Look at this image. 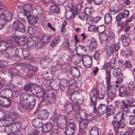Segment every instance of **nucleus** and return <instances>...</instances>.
I'll return each instance as SVG.
<instances>
[{
    "instance_id": "f257e3e1",
    "label": "nucleus",
    "mask_w": 135,
    "mask_h": 135,
    "mask_svg": "<svg viewBox=\"0 0 135 135\" xmlns=\"http://www.w3.org/2000/svg\"><path fill=\"white\" fill-rule=\"evenodd\" d=\"M97 88L98 90H100V91L97 89H94L92 90L90 95L91 100L90 105L94 107L93 111L94 113L96 112L97 111L96 107L97 98L99 100L103 99L105 97V89L102 88L101 84H98Z\"/></svg>"
},
{
    "instance_id": "f03ea898",
    "label": "nucleus",
    "mask_w": 135,
    "mask_h": 135,
    "mask_svg": "<svg viewBox=\"0 0 135 135\" xmlns=\"http://www.w3.org/2000/svg\"><path fill=\"white\" fill-rule=\"evenodd\" d=\"M16 116V114L15 112L7 111L4 113L2 120L3 123H6L4 125L5 126L4 129L5 132L8 134L12 132V129L10 127L12 125Z\"/></svg>"
},
{
    "instance_id": "7ed1b4c3",
    "label": "nucleus",
    "mask_w": 135,
    "mask_h": 135,
    "mask_svg": "<svg viewBox=\"0 0 135 135\" xmlns=\"http://www.w3.org/2000/svg\"><path fill=\"white\" fill-rule=\"evenodd\" d=\"M12 29L15 31V34L20 35V34L26 32V28L22 22L18 20H15L12 23Z\"/></svg>"
},
{
    "instance_id": "20e7f679",
    "label": "nucleus",
    "mask_w": 135,
    "mask_h": 135,
    "mask_svg": "<svg viewBox=\"0 0 135 135\" xmlns=\"http://www.w3.org/2000/svg\"><path fill=\"white\" fill-rule=\"evenodd\" d=\"M64 115H60L56 117L53 116L51 118V119L53 121L54 126L63 129L66 126L67 124L64 121Z\"/></svg>"
},
{
    "instance_id": "39448f33",
    "label": "nucleus",
    "mask_w": 135,
    "mask_h": 135,
    "mask_svg": "<svg viewBox=\"0 0 135 135\" xmlns=\"http://www.w3.org/2000/svg\"><path fill=\"white\" fill-rule=\"evenodd\" d=\"M45 94L46 95H44L41 101L42 103H44L46 105L51 104L53 103L56 99V96L52 92L48 94L46 93V92Z\"/></svg>"
},
{
    "instance_id": "423d86ee",
    "label": "nucleus",
    "mask_w": 135,
    "mask_h": 135,
    "mask_svg": "<svg viewBox=\"0 0 135 135\" xmlns=\"http://www.w3.org/2000/svg\"><path fill=\"white\" fill-rule=\"evenodd\" d=\"M22 34H20V35H18L14 33L12 36V38L17 43L23 45L27 43V39L26 36L22 35Z\"/></svg>"
},
{
    "instance_id": "0eeeda50",
    "label": "nucleus",
    "mask_w": 135,
    "mask_h": 135,
    "mask_svg": "<svg viewBox=\"0 0 135 135\" xmlns=\"http://www.w3.org/2000/svg\"><path fill=\"white\" fill-rule=\"evenodd\" d=\"M126 120L125 118L120 120L119 121L117 122L113 121L112 122V124L114 127V130L116 133H118L119 128H123L125 125Z\"/></svg>"
},
{
    "instance_id": "6e6552de",
    "label": "nucleus",
    "mask_w": 135,
    "mask_h": 135,
    "mask_svg": "<svg viewBox=\"0 0 135 135\" xmlns=\"http://www.w3.org/2000/svg\"><path fill=\"white\" fill-rule=\"evenodd\" d=\"M46 91H45L42 87L40 86H34L32 89V93L33 94H36L35 96L37 97H42Z\"/></svg>"
},
{
    "instance_id": "1a4fd4ad",
    "label": "nucleus",
    "mask_w": 135,
    "mask_h": 135,
    "mask_svg": "<svg viewBox=\"0 0 135 135\" xmlns=\"http://www.w3.org/2000/svg\"><path fill=\"white\" fill-rule=\"evenodd\" d=\"M117 89H116L113 86H109L107 88V94L109 99L110 100H113L116 97V91Z\"/></svg>"
},
{
    "instance_id": "9d476101",
    "label": "nucleus",
    "mask_w": 135,
    "mask_h": 135,
    "mask_svg": "<svg viewBox=\"0 0 135 135\" xmlns=\"http://www.w3.org/2000/svg\"><path fill=\"white\" fill-rule=\"evenodd\" d=\"M30 44L32 46H36L38 49L42 48L44 46L42 42L40 41V39L37 37L33 36L29 39Z\"/></svg>"
},
{
    "instance_id": "9b49d317",
    "label": "nucleus",
    "mask_w": 135,
    "mask_h": 135,
    "mask_svg": "<svg viewBox=\"0 0 135 135\" xmlns=\"http://www.w3.org/2000/svg\"><path fill=\"white\" fill-rule=\"evenodd\" d=\"M17 10L18 12V13L19 15H20L22 14L24 16H26L27 18L30 16H32L30 14L29 9L26 5L24 6L23 7H19L17 9Z\"/></svg>"
},
{
    "instance_id": "f8f14e48",
    "label": "nucleus",
    "mask_w": 135,
    "mask_h": 135,
    "mask_svg": "<svg viewBox=\"0 0 135 135\" xmlns=\"http://www.w3.org/2000/svg\"><path fill=\"white\" fill-rule=\"evenodd\" d=\"M29 103L27 102L25 104H24L21 107L24 109H32L33 108L35 107L36 101L34 97H31L29 99Z\"/></svg>"
},
{
    "instance_id": "ddd939ff",
    "label": "nucleus",
    "mask_w": 135,
    "mask_h": 135,
    "mask_svg": "<svg viewBox=\"0 0 135 135\" xmlns=\"http://www.w3.org/2000/svg\"><path fill=\"white\" fill-rule=\"evenodd\" d=\"M31 97H33L27 93H22L20 97V105L21 107L27 102L26 101L29 100V99Z\"/></svg>"
},
{
    "instance_id": "4468645a",
    "label": "nucleus",
    "mask_w": 135,
    "mask_h": 135,
    "mask_svg": "<svg viewBox=\"0 0 135 135\" xmlns=\"http://www.w3.org/2000/svg\"><path fill=\"white\" fill-rule=\"evenodd\" d=\"M86 43L87 47L89 48V50L91 51L95 50L98 46L96 40L94 38L88 41Z\"/></svg>"
},
{
    "instance_id": "2eb2a0df",
    "label": "nucleus",
    "mask_w": 135,
    "mask_h": 135,
    "mask_svg": "<svg viewBox=\"0 0 135 135\" xmlns=\"http://www.w3.org/2000/svg\"><path fill=\"white\" fill-rule=\"evenodd\" d=\"M76 43L75 42H70L69 40L66 38H65L64 40L63 45L66 48H68L69 50H72L74 47H75Z\"/></svg>"
},
{
    "instance_id": "dca6fc26",
    "label": "nucleus",
    "mask_w": 135,
    "mask_h": 135,
    "mask_svg": "<svg viewBox=\"0 0 135 135\" xmlns=\"http://www.w3.org/2000/svg\"><path fill=\"white\" fill-rule=\"evenodd\" d=\"M119 95L121 97L124 96L125 95L131 96L133 95V94L127 92V88L124 85H122L118 89Z\"/></svg>"
},
{
    "instance_id": "f3484780",
    "label": "nucleus",
    "mask_w": 135,
    "mask_h": 135,
    "mask_svg": "<svg viewBox=\"0 0 135 135\" xmlns=\"http://www.w3.org/2000/svg\"><path fill=\"white\" fill-rule=\"evenodd\" d=\"M120 48V46L118 43L111 44L107 48V51L109 53L114 52V51H117Z\"/></svg>"
},
{
    "instance_id": "a211bd4d",
    "label": "nucleus",
    "mask_w": 135,
    "mask_h": 135,
    "mask_svg": "<svg viewBox=\"0 0 135 135\" xmlns=\"http://www.w3.org/2000/svg\"><path fill=\"white\" fill-rule=\"evenodd\" d=\"M107 65H104V68L106 71V82L107 85V87L109 86H113L110 84V81L111 77L110 76V70L108 68Z\"/></svg>"
},
{
    "instance_id": "6ab92c4d",
    "label": "nucleus",
    "mask_w": 135,
    "mask_h": 135,
    "mask_svg": "<svg viewBox=\"0 0 135 135\" xmlns=\"http://www.w3.org/2000/svg\"><path fill=\"white\" fill-rule=\"evenodd\" d=\"M54 126L53 121L51 123H47L43 125L42 127V132L44 133L48 132Z\"/></svg>"
},
{
    "instance_id": "aec40b11",
    "label": "nucleus",
    "mask_w": 135,
    "mask_h": 135,
    "mask_svg": "<svg viewBox=\"0 0 135 135\" xmlns=\"http://www.w3.org/2000/svg\"><path fill=\"white\" fill-rule=\"evenodd\" d=\"M68 8H69L70 10L66 12V16L69 18H71L72 15L74 17L77 14L78 11L74 6H72L71 7H68Z\"/></svg>"
},
{
    "instance_id": "412c9836",
    "label": "nucleus",
    "mask_w": 135,
    "mask_h": 135,
    "mask_svg": "<svg viewBox=\"0 0 135 135\" xmlns=\"http://www.w3.org/2000/svg\"><path fill=\"white\" fill-rule=\"evenodd\" d=\"M33 126L36 128H39L42 127L43 124L41 119L39 118H36L33 119L31 121Z\"/></svg>"
},
{
    "instance_id": "4be33fe9",
    "label": "nucleus",
    "mask_w": 135,
    "mask_h": 135,
    "mask_svg": "<svg viewBox=\"0 0 135 135\" xmlns=\"http://www.w3.org/2000/svg\"><path fill=\"white\" fill-rule=\"evenodd\" d=\"M27 66L29 69L27 75L29 76V77L31 78L33 73L37 71V67L30 64L28 65Z\"/></svg>"
},
{
    "instance_id": "5701e85b",
    "label": "nucleus",
    "mask_w": 135,
    "mask_h": 135,
    "mask_svg": "<svg viewBox=\"0 0 135 135\" xmlns=\"http://www.w3.org/2000/svg\"><path fill=\"white\" fill-rule=\"evenodd\" d=\"M72 62L75 64L76 65L79 62L81 61L83 63V56L81 55H78V54L74 56L71 59Z\"/></svg>"
},
{
    "instance_id": "b1692460",
    "label": "nucleus",
    "mask_w": 135,
    "mask_h": 135,
    "mask_svg": "<svg viewBox=\"0 0 135 135\" xmlns=\"http://www.w3.org/2000/svg\"><path fill=\"white\" fill-rule=\"evenodd\" d=\"M70 72L71 75L75 78H78L80 75L79 69L77 67H73L70 69Z\"/></svg>"
},
{
    "instance_id": "393cba45",
    "label": "nucleus",
    "mask_w": 135,
    "mask_h": 135,
    "mask_svg": "<svg viewBox=\"0 0 135 135\" xmlns=\"http://www.w3.org/2000/svg\"><path fill=\"white\" fill-rule=\"evenodd\" d=\"M107 106L104 104H101L99 105L98 108V113L103 115L107 112Z\"/></svg>"
},
{
    "instance_id": "a878e982",
    "label": "nucleus",
    "mask_w": 135,
    "mask_h": 135,
    "mask_svg": "<svg viewBox=\"0 0 135 135\" xmlns=\"http://www.w3.org/2000/svg\"><path fill=\"white\" fill-rule=\"evenodd\" d=\"M81 97V95L79 92L78 91H75L74 93L70 95V98L71 101L75 103L77 102L78 98Z\"/></svg>"
},
{
    "instance_id": "bb28decb",
    "label": "nucleus",
    "mask_w": 135,
    "mask_h": 135,
    "mask_svg": "<svg viewBox=\"0 0 135 135\" xmlns=\"http://www.w3.org/2000/svg\"><path fill=\"white\" fill-rule=\"evenodd\" d=\"M39 118L41 119L44 120L47 119L49 116L48 112L44 110L40 112L38 114Z\"/></svg>"
},
{
    "instance_id": "cd10ccee",
    "label": "nucleus",
    "mask_w": 135,
    "mask_h": 135,
    "mask_svg": "<svg viewBox=\"0 0 135 135\" xmlns=\"http://www.w3.org/2000/svg\"><path fill=\"white\" fill-rule=\"evenodd\" d=\"M65 111L68 114H69L73 110V105L70 102L66 103L64 106Z\"/></svg>"
},
{
    "instance_id": "c85d7f7f",
    "label": "nucleus",
    "mask_w": 135,
    "mask_h": 135,
    "mask_svg": "<svg viewBox=\"0 0 135 135\" xmlns=\"http://www.w3.org/2000/svg\"><path fill=\"white\" fill-rule=\"evenodd\" d=\"M120 39L122 41V45L124 46H127L130 42L129 38L124 35H121Z\"/></svg>"
},
{
    "instance_id": "c756f323",
    "label": "nucleus",
    "mask_w": 135,
    "mask_h": 135,
    "mask_svg": "<svg viewBox=\"0 0 135 135\" xmlns=\"http://www.w3.org/2000/svg\"><path fill=\"white\" fill-rule=\"evenodd\" d=\"M15 49L14 48L12 49H10L9 51L6 53L5 55V57L7 59H11L13 58L15 56Z\"/></svg>"
},
{
    "instance_id": "7c9ffc66",
    "label": "nucleus",
    "mask_w": 135,
    "mask_h": 135,
    "mask_svg": "<svg viewBox=\"0 0 135 135\" xmlns=\"http://www.w3.org/2000/svg\"><path fill=\"white\" fill-rule=\"evenodd\" d=\"M79 123V128L81 129H85L87 127L88 124L89 123L88 121L86 119H83Z\"/></svg>"
},
{
    "instance_id": "2f4dec72",
    "label": "nucleus",
    "mask_w": 135,
    "mask_h": 135,
    "mask_svg": "<svg viewBox=\"0 0 135 135\" xmlns=\"http://www.w3.org/2000/svg\"><path fill=\"white\" fill-rule=\"evenodd\" d=\"M115 111V108L112 105H109L107 107V114L109 115L113 114Z\"/></svg>"
},
{
    "instance_id": "473e14b6",
    "label": "nucleus",
    "mask_w": 135,
    "mask_h": 135,
    "mask_svg": "<svg viewBox=\"0 0 135 135\" xmlns=\"http://www.w3.org/2000/svg\"><path fill=\"white\" fill-rule=\"evenodd\" d=\"M90 135H99L98 128L95 126L92 127L90 131Z\"/></svg>"
},
{
    "instance_id": "72a5a7b5",
    "label": "nucleus",
    "mask_w": 135,
    "mask_h": 135,
    "mask_svg": "<svg viewBox=\"0 0 135 135\" xmlns=\"http://www.w3.org/2000/svg\"><path fill=\"white\" fill-rule=\"evenodd\" d=\"M79 18L82 20H90V17L87 16L85 13L80 12L79 15Z\"/></svg>"
},
{
    "instance_id": "f704fd0d",
    "label": "nucleus",
    "mask_w": 135,
    "mask_h": 135,
    "mask_svg": "<svg viewBox=\"0 0 135 135\" xmlns=\"http://www.w3.org/2000/svg\"><path fill=\"white\" fill-rule=\"evenodd\" d=\"M124 113L121 110L119 111L115 116L114 117L115 119H118L120 118V120L125 119L124 118Z\"/></svg>"
},
{
    "instance_id": "c9c22d12",
    "label": "nucleus",
    "mask_w": 135,
    "mask_h": 135,
    "mask_svg": "<svg viewBox=\"0 0 135 135\" xmlns=\"http://www.w3.org/2000/svg\"><path fill=\"white\" fill-rule=\"evenodd\" d=\"M50 9L52 12L54 13H58L60 11L59 7L56 5H51Z\"/></svg>"
},
{
    "instance_id": "e433bc0d",
    "label": "nucleus",
    "mask_w": 135,
    "mask_h": 135,
    "mask_svg": "<svg viewBox=\"0 0 135 135\" xmlns=\"http://www.w3.org/2000/svg\"><path fill=\"white\" fill-rule=\"evenodd\" d=\"M60 82L59 80L58 81L56 80H54L52 82V83L51 84V85L52 86V88L55 90H56L60 88Z\"/></svg>"
},
{
    "instance_id": "4c0bfd02",
    "label": "nucleus",
    "mask_w": 135,
    "mask_h": 135,
    "mask_svg": "<svg viewBox=\"0 0 135 135\" xmlns=\"http://www.w3.org/2000/svg\"><path fill=\"white\" fill-rule=\"evenodd\" d=\"M52 61L51 59L47 57L45 58H44L41 60L40 61V63L41 65L45 64L46 65L48 63L51 62Z\"/></svg>"
},
{
    "instance_id": "58836bf2",
    "label": "nucleus",
    "mask_w": 135,
    "mask_h": 135,
    "mask_svg": "<svg viewBox=\"0 0 135 135\" xmlns=\"http://www.w3.org/2000/svg\"><path fill=\"white\" fill-rule=\"evenodd\" d=\"M27 19L30 25H34L37 22L36 19L32 16L27 17Z\"/></svg>"
},
{
    "instance_id": "ea45409f",
    "label": "nucleus",
    "mask_w": 135,
    "mask_h": 135,
    "mask_svg": "<svg viewBox=\"0 0 135 135\" xmlns=\"http://www.w3.org/2000/svg\"><path fill=\"white\" fill-rule=\"evenodd\" d=\"M121 70L120 68H114L113 71V76L115 77H117L121 75Z\"/></svg>"
},
{
    "instance_id": "a19ab883",
    "label": "nucleus",
    "mask_w": 135,
    "mask_h": 135,
    "mask_svg": "<svg viewBox=\"0 0 135 135\" xmlns=\"http://www.w3.org/2000/svg\"><path fill=\"white\" fill-rule=\"evenodd\" d=\"M120 108L125 112H127L129 109L128 105L125 102L124 100H122V104Z\"/></svg>"
},
{
    "instance_id": "79ce46f5",
    "label": "nucleus",
    "mask_w": 135,
    "mask_h": 135,
    "mask_svg": "<svg viewBox=\"0 0 135 135\" xmlns=\"http://www.w3.org/2000/svg\"><path fill=\"white\" fill-rule=\"evenodd\" d=\"M60 40L59 38L56 37L50 43V45L52 47H54L60 41Z\"/></svg>"
},
{
    "instance_id": "37998d69",
    "label": "nucleus",
    "mask_w": 135,
    "mask_h": 135,
    "mask_svg": "<svg viewBox=\"0 0 135 135\" xmlns=\"http://www.w3.org/2000/svg\"><path fill=\"white\" fill-rule=\"evenodd\" d=\"M33 86V85L31 84H27L25 85L23 88L24 90L26 91H29L32 93V88Z\"/></svg>"
},
{
    "instance_id": "c03bdc74",
    "label": "nucleus",
    "mask_w": 135,
    "mask_h": 135,
    "mask_svg": "<svg viewBox=\"0 0 135 135\" xmlns=\"http://www.w3.org/2000/svg\"><path fill=\"white\" fill-rule=\"evenodd\" d=\"M96 29L99 34H100L104 32L106 29V27L104 25H102L98 26Z\"/></svg>"
},
{
    "instance_id": "a18cd8bd",
    "label": "nucleus",
    "mask_w": 135,
    "mask_h": 135,
    "mask_svg": "<svg viewBox=\"0 0 135 135\" xmlns=\"http://www.w3.org/2000/svg\"><path fill=\"white\" fill-rule=\"evenodd\" d=\"M14 49H15V55L21 58L22 55V50L20 49H16L15 47H14Z\"/></svg>"
},
{
    "instance_id": "49530a36",
    "label": "nucleus",
    "mask_w": 135,
    "mask_h": 135,
    "mask_svg": "<svg viewBox=\"0 0 135 135\" xmlns=\"http://www.w3.org/2000/svg\"><path fill=\"white\" fill-rule=\"evenodd\" d=\"M11 103V101L10 99L6 97L3 106L5 107H8L10 106Z\"/></svg>"
},
{
    "instance_id": "de8ad7c7",
    "label": "nucleus",
    "mask_w": 135,
    "mask_h": 135,
    "mask_svg": "<svg viewBox=\"0 0 135 135\" xmlns=\"http://www.w3.org/2000/svg\"><path fill=\"white\" fill-rule=\"evenodd\" d=\"M104 18L105 22L106 24H108L112 20V17L109 14H107L105 15Z\"/></svg>"
},
{
    "instance_id": "09e8293b",
    "label": "nucleus",
    "mask_w": 135,
    "mask_h": 135,
    "mask_svg": "<svg viewBox=\"0 0 135 135\" xmlns=\"http://www.w3.org/2000/svg\"><path fill=\"white\" fill-rule=\"evenodd\" d=\"M75 132L70 129L67 127L64 131V133L65 135H73Z\"/></svg>"
},
{
    "instance_id": "8fccbe9b",
    "label": "nucleus",
    "mask_w": 135,
    "mask_h": 135,
    "mask_svg": "<svg viewBox=\"0 0 135 135\" xmlns=\"http://www.w3.org/2000/svg\"><path fill=\"white\" fill-rule=\"evenodd\" d=\"M127 87L129 90L134 91L135 89V84L133 81H130L128 84Z\"/></svg>"
},
{
    "instance_id": "3c124183",
    "label": "nucleus",
    "mask_w": 135,
    "mask_h": 135,
    "mask_svg": "<svg viewBox=\"0 0 135 135\" xmlns=\"http://www.w3.org/2000/svg\"><path fill=\"white\" fill-rule=\"evenodd\" d=\"M75 118V120L78 123L81 122L83 119L81 117L80 114L78 112H76L74 114Z\"/></svg>"
},
{
    "instance_id": "603ef678",
    "label": "nucleus",
    "mask_w": 135,
    "mask_h": 135,
    "mask_svg": "<svg viewBox=\"0 0 135 135\" xmlns=\"http://www.w3.org/2000/svg\"><path fill=\"white\" fill-rule=\"evenodd\" d=\"M94 116L91 113L88 114L86 116L85 119L88 121V123H93L92 120L94 118Z\"/></svg>"
},
{
    "instance_id": "864d4df0",
    "label": "nucleus",
    "mask_w": 135,
    "mask_h": 135,
    "mask_svg": "<svg viewBox=\"0 0 135 135\" xmlns=\"http://www.w3.org/2000/svg\"><path fill=\"white\" fill-rule=\"evenodd\" d=\"M22 56L21 58L23 59L28 57L29 55V51L26 49H24L22 50Z\"/></svg>"
},
{
    "instance_id": "5fc2aeb1",
    "label": "nucleus",
    "mask_w": 135,
    "mask_h": 135,
    "mask_svg": "<svg viewBox=\"0 0 135 135\" xmlns=\"http://www.w3.org/2000/svg\"><path fill=\"white\" fill-rule=\"evenodd\" d=\"M92 11V9L91 8L88 7H86L84 10L85 14L87 16L90 17H91L90 15L91 14Z\"/></svg>"
},
{
    "instance_id": "6e6d98bb",
    "label": "nucleus",
    "mask_w": 135,
    "mask_h": 135,
    "mask_svg": "<svg viewBox=\"0 0 135 135\" xmlns=\"http://www.w3.org/2000/svg\"><path fill=\"white\" fill-rule=\"evenodd\" d=\"M9 73L12 75H18L19 74V71L17 69L15 68H11L9 70Z\"/></svg>"
},
{
    "instance_id": "4d7b16f0",
    "label": "nucleus",
    "mask_w": 135,
    "mask_h": 135,
    "mask_svg": "<svg viewBox=\"0 0 135 135\" xmlns=\"http://www.w3.org/2000/svg\"><path fill=\"white\" fill-rule=\"evenodd\" d=\"M42 40L43 41L42 42L44 44H45L48 43L50 41V37L47 36H45L42 37Z\"/></svg>"
},
{
    "instance_id": "13d9d810",
    "label": "nucleus",
    "mask_w": 135,
    "mask_h": 135,
    "mask_svg": "<svg viewBox=\"0 0 135 135\" xmlns=\"http://www.w3.org/2000/svg\"><path fill=\"white\" fill-rule=\"evenodd\" d=\"M133 95L129 96H128L126 98V102L129 104H132L135 101V100L134 98L132 97Z\"/></svg>"
},
{
    "instance_id": "bf43d9fd",
    "label": "nucleus",
    "mask_w": 135,
    "mask_h": 135,
    "mask_svg": "<svg viewBox=\"0 0 135 135\" xmlns=\"http://www.w3.org/2000/svg\"><path fill=\"white\" fill-rule=\"evenodd\" d=\"M79 113L80 115L83 119H85L86 118V113L85 110L81 109L80 110L79 112H78Z\"/></svg>"
},
{
    "instance_id": "052dcab7",
    "label": "nucleus",
    "mask_w": 135,
    "mask_h": 135,
    "mask_svg": "<svg viewBox=\"0 0 135 135\" xmlns=\"http://www.w3.org/2000/svg\"><path fill=\"white\" fill-rule=\"evenodd\" d=\"M116 61V60L115 58L113 57L110 60L109 64H105L104 65H108V68L110 70V69L113 68V67L111 65V64H115Z\"/></svg>"
},
{
    "instance_id": "680f3d73",
    "label": "nucleus",
    "mask_w": 135,
    "mask_h": 135,
    "mask_svg": "<svg viewBox=\"0 0 135 135\" xmlns=\"http://www.w3.org/2000/svg\"><path fill=\"white\" fill-rule=\"evenodd\" d=\"M84 66L86 68H90L92 65V61L90 59L86 60L85 62L83 63Z\"/></svg>"
},
{
    "instance_id": "e2e57ef3",
    "label": "nucleus",
    "mask_w": 135,
    "mask_h": 135,
    "mask_svg": "<svg viewBox=\"0 0 135 135\" xmlns=\"http://www.w3.org/2000/svg\"><path fill=\"white\" fill-rule=\"evenodd\" d=\"M70 129L73 130L74 132H75L76 130V125L73 123H69V125L67 127Z\"/></svg>"
},
{
    "instance_id": "0e129e2a",
    "label": "nucleus",
    "mask_w": 135,
    "mask_h": 135,
    "mask_svg": "<svg viewBox=\"0 0 135 135\" xmlns=\"http://www.w3.org/2000/svg\"><path fill=\"white\" fill-rule=\"evenodd\" d=\"M129 123L131 124H135V116L134 115H130L128 116Z\"/></svg>"
},
{
    "instance_id": "69168bd1",
    "label": "nucleus",
    "mask_w": 135,
    "mask_h": 135,
    "mask_svg": "<svg viewBox=\"0 0 135 135\" xmlns=\"http://www.w3.org/2000/svg\"><path fill=\"white\" fill-rule=\"evenodd\" d=\"M36 28L34 26L29 27L28 29V32L30 34H33L35 33L36 31Z\"/></svg>"
},
{
    "instance_id": "338daca9",
    "label": "nucleus",
    "mask_w": 135,
    "mask_h": 135,
    "mask_svg": "<svg viewBox=\"0 0 135 135\" xmlns=\"http://www.w3.org/2000/svg\"><path fill=\"white\" fill-rule=\"evenodd\" d=\"M75 49L77 52L78 51H80V50H81L85 52L87 50L86 48L83 46L80 45L77 47H75Z\"/></svg>"
},
{
    "instance_id": "774afa93",
    "label": "nucleus",
    "mask_w": 135,
    "mask_h": 135,
    "mask_svg": "<svg viewBox=\"0 0 135 135\" xmlns=\"http://www.w3.org/2000/svg\"><path fill=\"white\" fill-rule=\"evenodd\" d=\"M115 107L116 108H121L122 104V101L117 100L115 101L114 102Z\"/></svg>"
}]
</instances>
